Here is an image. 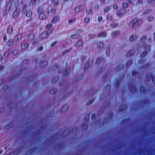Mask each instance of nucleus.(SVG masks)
<instances>
[{"instance_id": "11", "label": "nucleus", "mask_w": 155, "mask_h": 155, "mask_svg": "<svg viewBox=\"0 0 155 155\" xmlns=\"http://www.w3.org/2000/svg\"><path fill=\"white\" fill-rule=\"evenodd\" d=\"M104 46V44L102 42H99L97 44V47L100 49L103 48Z\"/></svg>"}, {"instance_id": "43", "label": "nucleus", "mask_w": 155, "mask_h": 155, "mask_svg": "<svg viewBox=\"0 0 155 155\" xmlns=\"http://www.w3.org/2000/svg\"><path fill=\"white\" fill-rule=\"evenodd\" d=\"M132 88H131V87H130V91L131 92H133L134 91H135V87H134L133 86H131Z\"/></svg>"}, {"instance_id": "41", "label": "nucleus", "mask_w": 155, "mask_h": 155, "mask_svg": "<svg viewBox=\"0 0 155 155\" xmlns=\"http://www.w3.org/2000/svg\"><path fill=\"white\" fill-rule=\"evenodd\" d=\"M55 92V90L54 89H51L50 91V93L51 94H53Z\"/></svg>"}, {"instance_id": "28", "label": "nucleus", "mask_w": 155, "mask_h": 155, "mask_svg": "<svg viewBox=\"0 0 155 155\" xmlns=\"http://www.w3.org/2000/svg\"><path fill=\"white\" fill-rule=\"evenodd\" d=\"M154 19V17L153 16H151L148 18L147 20L149 22L152 21Z\"/></svg>"}, {"instance_id": "5", "label": "nucleus", "mask_w": 155, "mask_h": 155, "mask_svg": "<svg viewBox=\"0 0 155 155\" xmlns=\"http://www.w3.org/2000/svg\"><path fill=\"white\" fill-rule=\"evenodd\" d=\"M13 31V28L11 25H10L8 26L7 29V34L9 35L11 34Z\"/></svg>"}, {"instance_id": "55", "label": "nucleus", "mask_w": 155, "mask_h": 155, "mask_svg": "<svg viewBox=\"0 0 155 155\" xmlns=\"http://www.w3.org/2000/svg\"><path fill=\"white\" fill-rule=\"evenodd\" d=\"M96 118V115L94 114H93L92 115V118L93 119H94Z\"/></svg>"}, {"instance_id": "17", "label": "nucleus", "mask_w": 155, "mask_h": 155, "mask_svg": "<svg viewBox=\"0 0 155 155\" xmlns=\"http://www.w3.org/2000/svg\"><path fill=\"white\" fill-rule=\"evenodd\" d=\"M135 53V52L134 51H130L127 54V57H130L134 55Z\"/></svg>"}, {"instance_id": "12", "label": "nucleus", "mask_w": 155, "mask_h": 155, "mask_svg": "<svg viewBox=\"0 0 155 155\" xmlns=\"http://www.w3.org/2000/svg\"><path fill=\"white\" fill-rule=\"evenodd\" d=\"M11 53V51L10 50H8L6 51L4 54V56L5 57H8Z\"/></svg>"}, {"instance_id": "8", "label": "nucleus", "mask_w": 155, "mask_h": 155, "mask_svg": "<svg viewBox=\"0 0 155 155\" xmlns=\"http://www.w3.org/2000/svg\"><path fill=\"white\" fill-rule=\"evenodd\" d=\"M19 12V10L18 11V9H16V10L14 11L13 15V18H14L15 19L17 16H18Z\"/></svg>"}, {"instance_id": "42", "label": "nucleus", "mask_w": 155, "mask_h": 155, "mask_svg": "<svg viewBox=\"0 0 155 155\" xmlns=\"http://www.w3.org/2000/svg\"><path fill=\"white\" fill-rule=\"evenodd\" d=\"M89 63H88L86 64L84 66V69L85 70L87 69L89 67Z\"/></svg>"}, {"instance_id": "20", "label": "nucleus", "mask_w": 155, "mask_h": 155, "mask_svg": "<svg viewBox=\"0 0 155 155\" xmlns=\"http://www.w3.org/2000/svg\"><path fill=\"white\" fill-rule=\"evenodd\" d=\"M19 153V148H18L17 149L15 150L13 152V155H17Z\"/></svg>"}, {"instance_id": "35", "label": "nucleus", "mask_w": 155, "mask_h": 155, "mask_svg": "<svg viewBox=\"0 0 155 155\" xmlns=\"http://www.w3.org/2000/svg\"><path fill=\"white\" fill-rule=\"evenodd\" d=\"M132 63V61L131 60H129L127 62L126 66H128L130 64H131Z\"/></svg>"}, {"instance_id": "46", "label": "nucleus", "mask_w": 155, "mask_h": 155, "mask_svg": "<svg viewBox=\"0 0 155 155\" xmlns=\"http://www.w3.org/2000/svg\"><path fill=\"white\" fill-rule=\"evenodd\" d=\"M35 0H32L30 3V5H33L35 3Z\"/></svg>"}, {"instance_id": "9", "label": "nucleus", "mask_w": 155, "mask_h": 155, "mask_svg": "<svg viewBox=\"0 0 155 155\" xmlns=\"http://www.w3.org/2000/svg\"><path fill=\"white\" fill-rule=\"evenodd\" d=\"M60 18L58 16H55L53 18L52 20V23H57L59 20Z\"/></svg>"}, {"instance_id": "36", "label": "nucleus", "mask_w": 155, "mask_h": 155, "mask_svg": "<svg viewBox=\"0 0 155 155\" xmlns=\"http://www.w3.org/2000/svg\"><path fill=\"white\" fill-rule=\"evenodd\" d=\"M110 9V8L109 7H107L106 8L104 11V12H107Z\"/></svg>"}, {"instance_id": "27", "label": "nucleus", "mask_w": 155, "mask_h": 155, "mask_svg": "<svg viewBox=\"0 0 155 155\" xmlns=\"http://www.w3.org/2000/svg\"><path fill=\"white\" fill-rule=\"evenodd\" d=\"M118 25V24L116 23H113L110 24V26L112 28H114L117 27Z\"/></svg>"}, {"instance_id": "47", "label": "nucleus", "mask_w": 155, "mask_h": 155, "mask_svg": "<svg viewBox=\"0 0 155 155\" xmlns=\"http://www.w3.org/2000/svg\"><path fill=\"white\" fill-rule=\"evenodd\" d=\"M107 18L109 20H110L112 18L111 16L110 15H107Z\"/></svg>"}, {"instance_id": "32", "label": "nucleus", "mask_w": 155, "mask_h": 155, "mask_svg": "<svg viewBox=\"0 0 155 155\" xmlns=\"http://www.w3.org/2000/svg\"><path fill=\"white\" fill-rule=\"evenodd\" d=\"M47 63V62L46 61H44L41 62V63L40 65L41 66H44L46 65Z\"/></svg>"}, {"instance_id": "39", "label": "nucleus", "mask_w": 155, "mask_h": 155, "mask_svg": "<svg viewBox=\"0 0 155 155\" xmlns=\"http://www.w3.org/2000/svg\"><path fill=\"white\" fill-rule=\"evenodd\" d=\"M110 50L109 48H108L106 50V55L108 56L110 54Z\"/></svg>"}, {"instance_id": "60", "label": "nucleus", "mask_w": 155, "mask_h": 155, "mask_svg": "<svg viewBox=\"0 0 155 155\" xmlns=\"http://www.w3.org/2000/svg\"><path fill=\"white\" fill-rule=\"evenodd\" d=\"M150 12V11L149 10H146V11H145L144 12V14H147V13H148V12Z\"/></svg>"}, {"instance_id": "49", "label": "nucleus", "mask_w": 155, "mask_h": 155, "mask_svg": "<svg viewBox=\"0 0 155 155\" xmlns=\"http://www.w3.org/2000/svg\"><path fill=\"white\" fill-rule=\"evenodd\" d=\"M91 11L90 9H88L86 11V14L87 15H89L91 13Z\"/></svg>"}, {"instance_id": "44", "label": "nucleus", "mask_w": 155, "mask_h": 155, "mask_svg": "<svg viewBox=\"0 0 155 155\" xmlns=\"http://www.w3.org/2000/svg\"><path fill=\"white\" fill-rule=\"evenodd\" d=\"M89 118V115H87L86 116L84 120L86 122L87 121Z\"/></svg>"}, {"instance_id": "19", "label": "nucleus", "mask_w": 155, "mask_h": 155, "mask_svg": "<svg viewBox=\"0 0 155 155\" xmlns=\"http://www.w3.org/2000/svg\"><path fill=\"white\" fill-rule=\"evenodd\" d=\"M35 38V35L33 34H31L28 36V39L29 40H32Z\"/></svg>"}, {"instance_id": "23", "label": "nucleus", "mask_w": 155, "mask_h": 155, "mask_svg": "<svg viewBox=\"0 0 155 155\" xmlns=\"http://www.w3.org/2000/svg\"><path fill=\"white\" fill-rule=\"evenodd\" d=\"M10 86L8 85H5L2 88V90L3 91H5L9 89Z\"/></svg>"}, {"instance_id": "2", "label": "nucleus", "mask_w": 155, "mask_h": 155, "mask_svg": "<svg viewBox=\"0 0 155 155\" xmlns=\"http://www.w3.org/2000/svg\"><path fill=\"white\" fill-rule=\"evenodd\" d=\"M51 32V31L50 30V32L49 31H45L43 32L40 35V38L42 40H45L48 37V35Z\"/></svg>"}, {"instance_id": "63", "label": "nucleus", "mask_w": 155, "mask_h": 155, "mask_svg": "<svg viewBox=\"0 0 155 155\" xmlns=\"http://www.w3.org/2000/svg\"><path fill=\"white\" fill-rule=\"evenodd\" d=\"M5 109L3 108H0V113L3 112L4 111Z\"/></svg>"}, {"instance_id": "64", "label": "nucleus", "mask_w": 155, "mask_h": 155, "mask_svg": "<svg viewBox=\"0 0 155 155\" xmlns=\"http://www.w3.org/2000/svg\"><path fill=\"white\" fill-rule=\"evenodd\" d=\"M152 80L154 83H155V78L154 77H152Z\"/></svg>"}, {"instance_id": "50", "label": "nucleus", "mask_w": 155, "mask_h": 155, "mask_svg": "<svg viewBox=\"0 0 155 155\" xmlns=\"http://www.w3.org/2000/svg\"><path fill=\"white\" fill-rule=\"evenodd\" d=\"M155 0H148L147 1V3L148 4L154 2Z\"/></svg>"}, {"instance_id": "13", "label": "nucleus", "mask_w": 155, "mask_h": 155, "mask_svg": "<svg viewBox=\"0 0 155 155\" xmlns=\"http://www.w3.org/2000/svg\"><path fill=\"white\" fill-rule=\"evenodd\" d=\"M68 109V107L66 105L63 106L61 108V112L63 113L67 111Z\"/></svg>"}, {"instance_id": "59", "label": "nucleus", "mask_w": 155, "mask_h": 155, "mask_svg": "<svg viewBox=\"0 0 155 155\" xmlns=\"http://www.w3.org/2000/svg\"><path fill=\"white\" fill-rule=\"evenodd\" d=\"M73 21H74L72 19H71L68 21V23L70 24H72Z\"/></svg>"}, {"instance_id": "16", "label": "nucleus", "mask_w": 155, "mask_h": 155, "mask_svg": "<svg viewBox=\"0 0 155 155\" xmlns=\"http://www.w3.org/2000/svg\"><path fill=\"white\" fill-rule=\"evenodd\" d=\"M13 42V40L12 39H9L7 42L6 43V45L8 46H10L12 45Z\"/></svg>"}, {"instance_id": "56", "label": "nucleus", "mask_w": 155, "mask_h": 155, "mask_svg": "<svg viewBox=\"0 0 155 155\" xmlns=\"http://www.w3.org/2000/svg\"><path fill=\"white\" fill-rule=\"evenodd\" d=\"M144 61V59L143 60L142 59H140L139 61V62L140 64L143 63Z\"/></svg>"}, {"instance_id": "3", "label": "nucleus", "mask_w": 155, "mask_h": 155, "mask_svg": "<svg viewBox=\"0 0 155 155\" xmlns=\"http://www.w3.org/2000/svg\"><path fill=\"white\" fill-rule=\"evenodd\" d=\"M138 37L137 34H134L131 35L129 37V40L131 41H135L136 40Z\"/></svg>"}, {"instance_id": "21", "label": "nucleus", "mask_w": 155, "mask_h": 155, "mask_svg": "<svg viewBox=\"0 0 155 155\" xmlns=\"http://www.w3.org/2000/svg\"><path fill=\"white\" fill-rule=\"evenodd\" d=\"M147 39V36L145 35H143L141 38L140 40V41L142 42H144L146 41Z\"/></svg>"}, {"instance_id": "48", "label": "nucleus", "mask_w": 155, "mask_h": 155, "mask_svg": "<svg viewBox=\"0 0 155 155\" xmlns=\"http://www.w3.org/2000/svg\"><path fill=\"white\" fill-rule=\"evenodd\" d=\"M113 8L114 9H117L118 8V5L117 4H115L113 5Z\"/></svg>"}, {"instance_id": "10", "label": "nucleus", "mask_w": 155, "mask_h": 155, "mask_svg": "<svg viewBox=\"0 0 155 155\" xmlns=\"http://www.w3.org/2000/svg\"><path fill=\"white\" fill-rule=\"evenodd\" d=\"M15 124V123L10 122L5 127V129H9L11 127H13Z\"/></svg>"}, {"instance_id": "57", "label": "nucleus", "mask_w": 155, "mask_h": 155, "mask_svg": "<svg viewBox=\"0 0 155 155\" xmlns=\"http://www.w3.org/2000/svg\"><path fill=\"white\" fill-rule=\"evenodd\" d=\"M57 43V42L56 41H55L53 43H52L51 45V46L52 47L55 45Z\"/></svg>"}, {"instance_id": "29", "label": "nucleus", "mask_w": 155, "mask_h": 155, "mask_svg": "<svg viewBox=\"0 0 155 155\" xmlns=\"http://www.w3.org/2000/svg\"><path fill=\"white\" fill-rule=\"evenodd\" d=\"M43 9L42 8H39L38 10V13H39V14H41L43 13Z\"/></svg>"}, {"instance_id": "61", "label": "nucleus", "mask_w": 155, "mask_h": 155, "mask_svg": "<svg viewBox=\"0 0 155 155\" xmlns=\"http://www.w3.org/2000/svg\"><path fill=\"white\" fill-rule=\"evenodd\" d=\"M7 39V36L6 35H5L3 37V41H5Z\"/></svg>"}, {"instance_id": "53", "label": "nucleus", "mask_w": 155, "mask_h": 155, "mask_svg": "<svg viewBox=\"0 0 155 155\" xmlns=\"http://www.w3.org/2000/svg\"><path fill=\"white\" fill-rule=\"evenodd\" d=\"M98 21L99 22H101L102 21V18L100 16L98 18Z\"/></svg>"}, {"instance_id": "38", "label": "nucleus", "mask_w": 155, "mask_h": 155, "mask_svg": "<svg viewBox=\"0 0 155 155\" xmlns=\"http://www.w3.org/2000/svg\"><path fill=\"white\" fill-rule=\"evenodd\" d=\"M81 8L80 7H78L77 8H76L75 9V10L76 12H78L80 11L81 10Z\"/></svg>"}, {"instance_id": "30", "label": "nucleus", "mask_w": 155, "mask_h": 155, "mask_svg": "<svg viewBox=\"0 0 155 155\" xmlns=\"http://www.w3.org/2000/svg\"><path fill=\"white\" fill-rule=\"evenodd\" d=\"M127 107V106L125 105H124L123 106H121L120 108V111L124 110L126 109Z\"/></svg>"}, {"instance_id": "18", "label": "nucleus", "mask_w": 155, "mask_h": 155, "mask_svg": "<svg viewBox=\"0 0 155 155\" xmlns=\"http://www.w3.org/2000/svg\"><path fill=\"white\" fill-rule=\"evenodd\" d=\"M21 47L22 49L25 50L28 48V45L26 43L23 44L21 45Z\"/></svg>"}, {"instance_id": "7", "label": "nucleus", "mask_w": 155, "mask_h": 155, "mask_svg": "<svg viewBox=\"0 0 155 155\" xmlns=\"http://www.w3.org/2000/svg\"><path fill=\"white\" fill-rule=\"evenodd\" d=\"M120 34V32L118 31H114L111 33V37L112 38H114L117 37Z\"/></svg>"}, {"instance_id": "52", "label": "nucleus", "mask_w": 155, "mask_h": 155, "mask_svg": "<svg viewBox=\"0 0 155 155\" xmlns=\"http://www.w3.org/2000/svg\"><path fill=\"white\" fill-rule=\"evenodd\" d=\"M94 101V99H93L91 100H90L89 102L88 103V104H91Z\"/></svg>"}, {"instance_id": "33", "label": "nucleus", "mask_w": 155, "mask_h": 155, "mask_svg": "<svg viewBox=\"0 0 155 155\" xmlns=\"http://www.w3.org/2000/svg\"><path fill=\"white\" fill-rule=\"evenodd\" d=\"M140 91L142 93H144L146 91L145 89L143 87H141L140 88Z\"/></svg>"}, {"instance_id": "25", "label": "nucleus", "mask_w": 155, "mask_h": 155, "mask_svg": "<svg viewBox=\"0 0 155 155\" xmlns=\"http://www.w3.org/2000/svg\"><path fill=\"white\" fill-rule=\"evenodd\" d=\"M32 15V12L31 11H28L26 13V17L30 18L31 17Z\"/></svg>"}, {"instance_id": "40", "label": "nucleus", "mask_w": 155, "mask_h": 155, "mask_svg": "<svg viewBox=\"0 0 155 155\" xmlns=\"http://www.w3.org/2000/svg\"><path fill=\"white\" fill-rule=\"evenodd\" d=\"M78 35H73L71 36V38L72 39L77 38H78Z\"/></svg>"}, {"instance_id": "31", "label": "nucleus", "mask_w": 155, "mask_h": 155, "mask_svg": "<svg viewBox=\"0 0 155 155\" xmlns=\"http://www.w3.org/2000/svg\"><path fill=\"white\" fill-rule=\"evenodd\" d=\"M27 7V5L25 4L24 5L23 7L22 12L25 13V10L26 9Z\"/></svg>"}, {"instance_id": "24", "label": "nucleus", "mask_w": 155, "mask_h": 155, "mask_svg": "<svg viewBox=\"0 0 155 155\" xmlns=\"http://www.w3.org/2000/svg\"><path fill=\"white\" fill-rule=\"evenodd\" d=\"M14 42H17L19 41V35H17L16 36H15L14 38Z\"/></svg>"}, {"instance_id": "54", "label": "nucleus", "mask_w": 155, "mask_h": 155, "mask_svg": "<svg viewBox=\"0 0 155 155\" xmlns=\"http://www.w3.org/2000/svg\"><path fill=\"white\" fill-rule=\"evenodd\" d=\"M43 49V47L42 46H41L40 47L38 48V50L39 51H41Z\"/></svg>"}, {"instance_id": "1", "label": "nucleus", "mask_w": 155, "mask_h": 155, "mask_svg": "<svg viewBox=\"0 0 155 155\" xmlns=\"http://www.w3.org/2000/svg\"><path fill=\"white\" fill-rule=\"evenodd\" d=\"M142 23V21L140 19L135 18L131 20L128 24L129 26L133 29H136L138 28Z\"/></svg>"}, {"instance_id": "15", "label": "nucleus", "mask_w": 155, "mask_h": 155, "mask_svg": "<svg viewBox=\"0 0 155 155\" xmlns=\"http://www.w3.org/2000/svg\"><path fill=\"white\" fill-rule=\"evenodd\" d=\"M39 17L41 20H44L46 18V16L45 14L42 13L39 14Z\"/></svg>"}, {"instance_id": "22", "label": "nucleus", "mask_w": 155, "mask_h": 155, "mask_svg": "<svg viewBox=\"0 0 155 155\" xmlns=\"http://www.w3.org/2000/svg\"><path fill=\"white\" fill-rule=\"evenodd\" d=\"M52 26V25L51 24H48L46 26V28L48 29L46 31H49L50 32V30H51V32H52V30L49 28Z\"/></svg>"}, {"instance_id": "4", "label": "nucleus", "mask_w": 155, "mask_h": 155, "mask_svg": "<svg viewBox=\"0 0 155 155\" xmlns=\"http://www.w3.org/2000/svg\"><path fill=\"white\" fill-rule=\"evenodd\" d=\"M83 41L81 40H80L76 43L75 45L77 47L79 48L83 44Z\"/></svg>"}, {"instance_id": "45", "label": "nucleus", "mask_w": 155, "mask_h": 155, "mask_svg": "<svg viewBox=\"0 0 155 155\" xmlns=\"http://www.w3.org/2000/svg\"><path fill=\"white\" fill-rule=\"evenodd\" d=\"M123 6L124 8H127L128 7V4L126 3H124L123 4Z\"/></svg>"}, {"instance_id": "34", "label": "nucleus", "mask_w": 155, "mask_h": 155, "mask_svg": "<svg viewBox=\"0 0 155 155\" xmlns=\"http://www.w3.org/2000/svg\"><path fill=\"white\" fill-rule=\"evenodd\" d=\"M89 21L90 18H89L88 17L84 19V21L86 23L88 22Z\"/></svg>"}, {"instance_id": "58", "label": "nucleus", "mask_w": 155, "mask_h": 155, "mask_svg": "<svg viewBox=\"0 0 155 155\" xmlns=\"http://www.w3.org/2000/svg\"><path fill=\"white\" fill-rule=\"evenodd\" d=\"M152 28V26H149L147 28V30H149Z\"/></svg>"}, {"instance_id": "6", "label": "nucleus", "mask_w": 155, "mask_h": 155, "mask_svg": "<svg viewBox=\"0 0 155 155\" xmlns=\"http://www.w3.org/2000/svg\"><path fill=\"white\" fill-rule=\"evenodd\" d=\"M126 11L124 9L117 11V14L119 16H121L125 13Z\"/></svg>"}, {"instance_id": "62", "label": "nucleus", "mask_w": 155, "mask_h": 155, "mask_svg": "<svg viewBox=\"0 0 155 155\" xmlns=\"http://www.w3.org/2000/svg\"><path fill=\"white\" fill-rule=\"evenodd\" d=\"M150 45H148L147 47L146 48V49L147 50H150Z\"/></svg>"}, {"instance_id": "14", "label": "nucleus", "mask_w": 155, "mask_h": 155, "mask_svg": "<svg viewBox=\"0 0 155 155\" xmlns=\"http://www.w3.org/2000/svg\"><path fill=\"white\" fill-rule=\"evenodd\" d=\"M107 32L104 31L101 32L98 34L99 37H105L107 36Z\"/></svg>"}, {"instance_id": "51", "label": "nucleus", "mask_w": 155, "mask_h": 155, "mask_svg": "<svg viewBox=\"0 0 155 155\" xmlns=\"http://www.w3.org/2000/svg\"><path fill=\"white\" fill-rule=\"evenodd\" d=\"M51 12L52 13L54 14L56 12L55 9L54 8L51 9Z\"/></svg>"}, {"instance_id": "37", "label": "nucleus", "mask_w": 155, "mask_h": 155, "mask_svg": "<svg viewBox=\"0 0 155 155\" xmlns=\"http://www.w3.org/2000/svg\"><path fill=\"white\" fill-rule=\"evenodd\" d=\"M18 52V50H15L14 51L13 54L14 55H16Z\"/></svg>"}, {"instance_id": "26", "label": "nucleus", "mask_w": 155, "mask_h": 155, "mask_svg": "<svg viewBox=\"0 0 155 155\" xmlns=\"http://www.w3.org/2000/svg\"><path fill=\"white\" fill-rule=\"evenodd\" d=\"M147 52L146 51H144L140 55V57L141 58L145 57L147 54Z\"/></svg>"}]
</instances>
